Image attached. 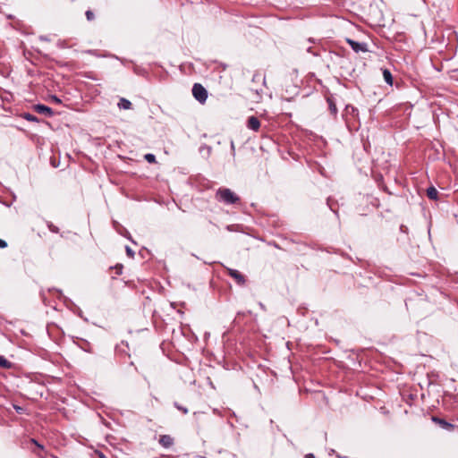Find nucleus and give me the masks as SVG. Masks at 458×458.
Wrapping results in <instances>:
<instances>
[{"label": "nucleus", "mask_w": 458, "mask_h": 458, "mask_svg": "<svg viewBox=\"0 0 458 458\" xmlns=\"http://www.w3.org/2000/svg\"><path fill=\"white\" fill-rule=\"evenodd\" d=\"M216 199L219 202L230 205L239 201V197L228 188H219L216 192Z\"/></svg>", "instance_id": "f257e3e1"}, {"label": "nucleus", "mask_w": 458, "mask_h": 458, "mask_svg": "<svg viewBox=\"0 0 458 458\" xmlns=\"http://www.w3.org/2000/svg\"><path fill=\"white\" fill-rule=\"evenodd\" d=\"M192 95L200 103H204L208 98V92L206 89L199 83H195L193 85Z\"/></svg>", "instance_id": "f03ea898"}, {"label": "nucleus", "mask_w": 458, "mask_h": 458, "mask_svg": "<svg viewBox=\"0 0 458 458\" xmlns=\"http://www.w3.org/2000/svg\"><path fill=\"white\" fill-rule=\"evenodd\" d=\"M346 41L349 44V46L352 48V50L356 53L368 51L367 45L365 43L356 42L350 38H347Z\"/></svg>", "instance_id": "7ed1b4c3"}, {"label": "nucleus", "mask_w": 458, "mask_h": 458, "mask_svg": "<svg viewBox=\"0 0 458 458\" xmlns=\"http://www.w3.org/2000/svg\"><path fill=\"white\" fill-rule=\"evenodd\" d=\"M227 272L229 276L233 277L238 284L243 285L245 284L244 276L242 275L238 270L227 268Z\"/></svg>", "instance_id": "20e7f679"}, {"label": "nucleus", "mask_w": 458, "mask_h": 458, "mask_svg": "<svg viewBox=\"0 0 458 458\" xmlns=\"http://www.w3.org/2000/svg\"><path fill=\"white\" fill-rule=\"evenodd\" d=\"M159 444L162 446L168 448L174 444V439L169 435H162L159 437Z\"/></svg>", "instance_id": "39448f33"}, {"label": "nucleus", "mask_w": 458, "mask_h": 458, "mask_svg": "<svg viewBox=\"0 0 458 458\" xmlns=\"http://www.w3.org/2000/svg\"><path fill=\"white\" fill-rule=\"evenodd\" d=\"M247 126L253 131H258L260 126V122L257 116H250L248 120Z\"/></svg>", "instance_id": "423d86ee"}, {"label": "nucleus", "mask_w": 458, "mask_h": 458, "mask_svg": "<svg viewBox=\"0 0 458 458\" xmlns=\"http://www.w3.org/2000/svg\"><path fill=\"white\" fill-rule=\"evenodd\" d=\"M434 421L437 422L442 428H446V429H453L454 428V425L442 420V419H438V418H436V417H433L432 419Z\"/></svg>", "instance_id": "0eeeda50"}, {"label": "nucleus", "mask_w": 458, "mask_h": 458, "mask_svg": "<svg viewBox=\"0 0 458 458\" xmlns=\"http://www.w3.org/2000/svg\"><path fill=\"white\" fill-rule=\"evenodd\" d=\"M117 105L120 109L123 110H129L131 106V103L126 98H121Z\"/></svg>", "instance_id": "6e6552de"}, {"label": "nucleus", "mask_w": 458, "mask_h": 458, "mask_svg": "<svg viewBox=\"0 0 458 458\" xmlns=\"http://www.w3.org/2000/svg\"><path fill=\"white\" fill-rule=\"evenodd\" d=\"M437 195L438 191L435 187L431 186L427 189V196L428 199L436 200L437 199Z\"/></svg>", "instance_id": "1a4fd4ad"}, {"label": "nucleus", "mask_w": 458, "mask_h": 458, "mask_svg": "<svg viewBox=\"0 0 458 458\" xmlns=\"http://www.w3.org/2000/svg\"><path fill=\"white\" fill-rule=\"evenodd\" d=\"M33 109L35 112L39 113V114L44 113V112H47L48 114L51 113V109L45 105H34Z\"/></svg>", "instance_id": "9d476101"}, {"label": "nucleus", "mask_w": 458, "mask_h": 458, "mask_svg": "<svg viewBox=\"0 0 458 458\" xmlns=\"http://www.w3.org/2000/svg\"><path fill=\"white\" fill-rule=\"evenodd\" d=\"M383 77H384V80L385 81L389 84V85H392L393 84V77H392V74L391 72L386 69L383 71Z\"/></svg>", "instance_id": "9b49d317"}, {"label": "nucleus", "mask_w": 458, "mask_h": 458, "mask_svg": "<svg viewBox=\"0 0 458 458\" xmlns=\"http://www.w3.org/2000/svg\"><path fill=\"white\" fill-rule=\"evenodd\" d=\"M0 367L4 369H9L12 367V363L7 360L4 356L0 355Z\"/></svg>", "instance_id": "f8f14e48"}, {"label": "nucleus", "mask_w": 458, "mask_h": 458, "mask_svg": "<svg viewBox=\"0 0 458 458\" xmlns=\"http://www.w3.org/2000/svg\"><path fill=\"white\" fill-rule=\"evenodd\" d=\"M145 159H146L148 163H155V162H156V157H155V155H153V154H146V155H145Z\"/></svg>", "instance_id": "ddd939ff"}, {"label": "nucleus", "mask_w": 458, "mask_h": 458, "mask_svg": "<svg viewBox=\"0 0 458 458\" xmlns=\"http://www.w3.org/2000/svg\"><path fill=\"white\" fill-rule=\"evenodd\" d=\"M327 101H328V105H329L331 113L335 114L337 112V108H336L335 105L333 103V101L330 98Z\"/></svg>", "instance_id": "4468645a"}, {"label": "nucleus", "mask_w": 458, "mask_h": 458, "mask_svg": "<svg viewBox=\"0 0 458 458\" xmlns=\"http://www.w3.org/2000/svg\"><path fill=\"white\" fill-rule=\"evenodd\" d=\"M126 253L130 258L134 257V251L129 246H126Z\"/></svg>", "instance_id": "2eb2a0df"}, {"label": "nucleus", "mask_w": 458, "mask_h": 458, "mask_svg": "<svg viewBox=\"0 0 458 458\" xmlns=\"http://www.w3.org/2000/svg\"><path fill=\"white\" fill-rule=\"evenodd\" d=\"M86 17H87V19L89 21H91L94 18V14H93V13L91 11H87L86 12Z\"/></svg>", "instance_id": "dca6fc26"}, {"label": "nucleus", "mask_w": 458, "mask_h": 458, "mask_svg": "<svg viewBox=\"0 0 458 458\" xmlns=\"http://www.w3.org/2000/svg\"><path fill=\"white\" fill-rule=\"evenodd\" d=\"M26 119H28L29 121H37L38 122V120L36 118V116H30V115H28V116H24Z\"/></svg>", "instance_id": "f3484780"}, {"label": "nucleus", "mask_w": 458, "mask_h": 458, "mask_svg": "<svg viewBox=\"0 0 458 458\" xmlns=\"http://www.w3.org/2000/svg\"><path fill=\"white\" fill-rule=\"evenodd\" d=\"M7 246V243L5 241L0 239V248H5Z\"/></svg>", "instance_id": "a211bd4d"}, {"label": "nucleus", "mask_w": 458, "mask_h": 458, "mask_svg": "<svg viewBox=\"0 0 458 458\" xmlns=\"http://www.w3.org/2000/svg\"><path fill=\"white\" fill-rule=\"evenodd\" d=\"M178 409L181 410L184 414L188 413V410L186 408H182L178 406Z\"/></svg>", "instance_id": "6ab92c4d"}, {"label": "nucleus", "mask_w": 458, "mask_h": 458, "mask_svg": "<svg viewBox=\"0 0 458 458\" xmlns=\"http://www.w3.org/2000/svg\"><path fill=\"white\" fill-rule=\"evenodd\" d=\"M305 458H315V455L313 454H307Z\"/></svg>", "instance_id": "aec40b11"}, {"label": "nucleus", "mask_w": 458, "mask_h": 458, "mask_svg": "<svg viewBox=\"0 0 458 458\" xmlns=\"http://www.w3.org/2000/svg\"><path fill=\"white\" fill-rule=\"evenodd\" d=\"M31 441H32L33 443L37 444L39 447H42L41 445H39L36 442V440H35V439H32Z\"/></svg>", "instance_id": "412c9836"}, {"label": "nucleus", "mask_w": 458, "mask_h": 458, "mask_svg": "<svg viewBox=\"0 0 458 458\" xmlns=\"http://www.w3.org/2000/svg\"><path fill=\"white\" fill-rule=\"evenodd\" d=\"M15 409H16L17 411H20L21 410V407H15Z\"/></svg>", "instance_id": "4be33fe9"}, {"label": "nucleus", "mask_w": 458, "mask_h": 458, "mask_svg": "<svg viewBox=\"0 0 458 458\" xmlns=\"http://www.w3.org/2000/svg\"><path fill=\"white\" fill-rule=\"evenodd\" d=\"M100 457H101V458H105V455L101 454V455H100Z\"/></svg>", "instance_id": "5701e85b"}]
</instances>
